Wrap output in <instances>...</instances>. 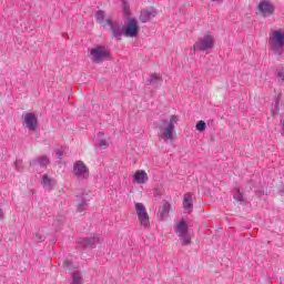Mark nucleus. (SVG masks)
<instances>
[{"mask_svg":"<svg viewBox=\"0 0 284 284\" xmlns=\"http://www.w3.org/2000/svg\"><path fill=\"white\" fill-rule=\"evenodd\" d=\"M103 136H105V133L103 131H100L98 133V139H103Z\"/></svg>","mask_w":284,"mask_h":284,"instance_id":"31","label":"nucleus"},{"mask_svg":"<svg viewBox=\"0 0 284 284\" xmlns=\"http://www.w3.org/2000/svg\"><path fill=\"white\" fill-rule=\"evenodd\" d=\"M139 22L134 18H126L123 24L124 37L135 39L139 37Z\"/></svg>","mask_w":284,"mask_h":284,"instance_id":"6","label":"nucleus"},{"mask_svg":"<svg viewBox=\"0 0 284 284\" xmlns=\"http://www.w3.org/2000/svg\"><path fill=\"white\" fill-rule=\"evenodd\" d=\"M77 199H80V203L77 205V212H85V207H88L85 199L79 196H77Z\"/></svg>","mask_w":284,"mask_h":284,"instance_id":"23","label":"nucleus"},{"mask_svg":"<svg viewBox=\"0 0 284 284\" xmlns=\"http://www.w3.org/2000/svg\"><path fill=\"white\" fill-rule=\"evenodd\" d=\"M41 185L44 190H52L57 185V181L50 178L48 174H43L41 179Z\"/></svg>","mask_w":284,"mask_h":284,"instance_id":"15","label":"nucleus"},{"mask_svg":"<svg viewBox=\"0 0 284 284\" xmlns=\"http://www.w3.org/2000/svg\"><path fill=\"white\" fill-rule=\"evenodd\" d=\"M99 148H108V141L105 140H98Z\"/></svg>","mask_w":284,"mask_h":284,"instance_id":"28","label":"nucleus"},{"mask_svg":"<svg viewBox=\"0 0 284 284\" xmlns=\"http://www.w3.org/2000/svg\"><path fill=\"white\" fill-rule=\"evenodd\" d=\"M154 17H156V9H154V7H149L141 10L140 21L142 23H149V21H152Z\"/></svg>","mask_w":284,"mask_h":284,"instance_id":"13","label":"nucleus"},{"mask_svg":"<svg viewBox=\"0 0 284 284\" xmlns=\"http://www.w3.org/2000/svg\"><path fill=\"white\" fill-rule=\"evenodd\" d=\"M162 81L163 80L161 78V74H159V73L151 74V78H150L151 85H155V88H159V85H161Z\"/></svg>","mask_w":284,"mask_h":284,"instance_id":"20","label":"nucleus"},{"mask_svg":"<svg viewBox=\"0 0 284 284\" xmlns=\"http://www.w3.org/2000/svg\"><path fill=\"white\" fill-rule=\"evenodd\" d=\"M57 156H58V159H61V156H63V152H61V151H57Z\"/></svg>","mask_w":284,"mask_h":284,"instance_id":"32","label":"nucleus"},{"mask_svg":"<svg viewBox=\"0 0 284 284\" xmlns=\"http://www.w3.org/2000/svg\"><path fill=\"white\" fill-rule=\"evenodd\" d=\"M256 10L258 14H262V17H272L276 8L270 0H261L256 7Z\"/></svg>","mask_w":284,"mask_h":284,"instance_id":"10","label":"nucleus"},{"mask_svg":"<svg viewBox=\"0 0 284 284\" xmlns=\"http://www.w3.org/2000/svg\"><path fill=\"white\" fill-rule=\"evenodd\" d=\"M72 173L80 181H88L90 179V169L83 161L79 160L73 163Z\"/></svg>","mask_w":284,"mask_h":284,"instance_id":"7","label":"nucleus"},{"mask_svg":"<svg viewBox=\"0 0 284 284\" xmlns=\"http://www.w3.org/2000/svg\"><path fill=\"white\" fill-rule=\"evenodd\" d=\"M182 205L187 214L194 210V204L192 203V193L184 194Z\"/></svg>","mask_w":284,"mask_h":284,"instance_id":"16","label":"nucleus"},{"mask_svg":"<svg viewBox=\"0 0 284 284\" xmlns=\"http://www.w3.org/2000/svg\"><path fill=\"white\" fill-rule=\"evenodd\" d=\"M16 168L18 172H23V168L19 166V161H16Z\"/></svg>","mask_w":284,"mask_h":284,"instance_id":"30","label":"nucleus"},{"mask_svg":"<svg viewBox=\"0 0 284 284\" xmlns=\"http://www.w3.org/2000/svg\"><path fill=\"white\" fill-rule=\"evenodd\" d=\"M268 48L273 54L283 55L284 52V29L273 30L268 38Z\"/></svg>","mask_w":284,"mask_h":284,"instance_id":"2","label":"nucleus"},{"mask_svg":"<svg viewBox=\"0 0 284 284\" xmlns=\"http://www.w3.org/2000/svg\"><path fill=\"white\" fill-rule=\"evenodd\" d=\"M178 123L179 115H171L169 120H161L159 124L160 139L162 141H174V130Z\"/></svg>","mask_w":284,"mask_h":284,"instance_id":"1","label":"nucleus"},{"mask_svg":"<svg viewBox=\"0 0 284 284\" xmlns=\"http://www.w3.org/2000/svg\"><path fill=\"white\" fill-rule=\"evenodd\" d=\"M34 241L37 243H43V241H45V234H43V231H38L36 234H34Z\"/></svg>","mask_w":284,"mask_h":284,"instance_id":"24","label":"nucleus"},{"mask_svg":"<svg viewBox=\"0 0 284 284\" xmlns=\"http://www.w3.org/2000/svg\"><path fill=\"white\" fill-rule=\"evenodd\" d=\"M135 211L142 227H150V215L148 214L145 205L141 202L135 203Z\"/></svg>","mask_w":284,"mask_h":284,"instance_id":"9","label":"nucleus"},{"mask_svg":"<svg viewBox=\"0 0 284 284\" xmlns=\"http://www.w3.org/2000/svg\"><path fill=\"white\" fill-rule=\"evenodd\" d=\"M36 165H40V168H45L50 164V160L45 155H41L38 159L34 160Z\"/></svg>","mask_w":284,"mask_h":284,"instance_id":"19","label":"nucleus"},{"mask_svg":"<svg viewBox=\"0 0 284 284\" xmlns=\"http://www.w3.org/2000/svg\"><path fill=\"white\" fill-rule=\"evenodd\" d=\"M70 267H72V262L65 261V262L63 263V268H64V270H70Z\"/></svg>","mask_w":284,"mask_h":284,"instance_id":"29","label":"nucleus"},{"mask_svg":"<svg viewBox=\"0 0 284 284\" xmlns=\"http://www.w3.org/2000/svg\"><path fill=\"white\" fill-rule=\"evenodd\" d=\"M108 27L111 30L113 39H118V41H120V39L124 37L123 26H121V22L112 20V18H106L104 28Z\"/></svg>","mask_w":284,"mask_h":284,"instance_id":"8","label":"nucleus"},{"mask_svg":"<svg viewBox=\"0 0 284 284\" xmlns=\"http://www.w3.org/2000/svg\"><path fill=\"white\" fill-rule=\"evenodd\" d=\"M211 1H213L215 3H223V0H211Z\"/></svg>","mask_w":284,"mask_h":284,"instance_id":"33","label":"nucleus"},{"mask_svg":"<svg viewBox=\"0 0 284 284\" xmlns=\"http://www.w3.org/2000/svg\"><path fill=\"white\" fill-rule=\"evenodd\" d=\"M274 103H273V105H272V110H273V112H278V110H280V104H281V98H278V97H275L274 98Z\"/></svg>","mask_w":284,"mask_h":284,"instance_id":"26","label":"nucleus"},{"mask_svg":"<svg viewBox=\"0 0 284 284\" xmlns=\"http://www.w3.org/2000/svg\"><path fill=\"white\" fill-rule=\"evenodd\" d=\"M95 20L98 21V23L105 27V11H103V10L97 11Z\"/></svg>","mask_w":284,"mask_h":284,"instance_id":"21","label":"nucleus"},{"mask_svg":"<svg viewBox=\"0 0 284 284\" xmlns=\"http://www.w3.org/2000/svg\"><path fill=\"white\" fill-rule=\"evenodd\" d=\"M71 278L70 284H83V275L79 271L71 273Z\"/></svg>","mask_w":284,"mask_h":284,"instance_id":"17","label":"nucleus"},{"mask_svg":"<svg viewBox=\"0 0 284 284\" xmlns=\"http://www.w3.org/2000/svg\"><path fill=\"white\" fill-rule=\"evenodd\" d=\"M89 58L93 63H103V61H109L110 51L105 49L103 45H98L95 48L90 49Z\"/></svg>","mask_w":284,"mask_h":284,"instance_id":"5","label":"nucleus"},{"mask_svg":"<svg viewBox=\"0 0 284 284\" xmlns=\"http://www.w3.org/2000/svg\"><path fill=\"white\" fill-rule=\"evenodd\" d=\"M195 128H196L197 132H205V128H207V124H205V122L203 120H201L196 123Z\"/></svg>","mask_w":284,"mask_h":284,"instance_id":"25","label":"nucleus"},{"mask_svg":"<svg viewBox=\"0 0 284 284\" xmlns=\"http://www.w3.org/2000/svg\"><path fill=\"white\" fill-rule=\"evenodd\" d=\"M175 234L179 237L181 245L187 247L192 243V235H190V227L185 220H181L175 225Z\"/></svg>","mask_w":284,"mask_h":284,"instance_id":"4","label":"nucleus"},{"mask_svg":"<svg viewBox=\"0 0 284 284\" xmlns=\"http://www.w3.org/2000/svg\"><path fill=\"white\" fill-rule=\"evenodd\" d=\"M162 216H168V214H170V203H164V205L162 206Z\"/></svg>","mask_w":284,"mask_h":284,"instance_id":"27","label":"nucleus"},{"mask_svg":"<svg viewBox=\"0 0 284 284\" xmlns=\"http://www.w3.org/2000/svg\"><path fill=\"white\" fill-rule=\"evenodd\" d=\"M98 243H101V236L93 235L92 237L80 239L78 241V247H80L81 250H84L85 247H97Z\"/></svg>","mask_w":284,"mask_h":284,"instance_id":"12","label":"nucleus"},{"mask_svg":"<svg viewBox=\"0 0 284 284\" xmlns=\"http://www.w3.org/2000/svg\"><path fill=\"white\" fill-rule=\"evenodd\" d=\"M22 119L24 121V125L30 132H36L37 128H39V119L34 113H23Z\"/></svg>","mask_w":284,"mask_h":284,"instance_id":"11","label":"nucleus"},{"mask_svg":"<svg viewBox=\"0 0 284 284\" xmlns=\"http://www.w3.org/2000/svg\"><path fill=\"white\" fill-rule=\"evenodd\" d=\"M122 2V12L126 19H132V13L130 12V2L128 0H121Z\"/></svg>","mask_w":284,"mask_h":284,"instance_id":"18","label":"nucleus"},{"mask_svg":"<svg viewBox=\"0 0 284 284\" xmlns=\"http://www.w3.org/2000/svg\"><path fill=\"white\" fill-rule=\"evenodd\" d=\"M148 181H149L148 173L143 170L136 171L133 175V183H138V185H143L148 183Z\"/></svg>","mask_w":284,"mask_h":284,"instance_id":"14","label":"nucleus"},{"mask_svg":"<svg viewBox=\"0 0 284 284\" xmlns=\"http://www.w3.org/2000/svg\"><path fill=\"white\" fill-rule=\"evenodd\" d=\"M216 43V39L212 32L205 33L203 37H200L197 41L193 44L194 52H209L213 50Z\"/></svg>","mask_w":284,"mask_h":284,"instance_id":"3","label":"nucleus"},{"mask_svg":"<svg viewBox=\"0 0 284 284\" xmlns=\"http://www.w3.org/2000/svg\"><path fill=\"white\" fill-rule=\"evenodd\" d=\"M233 199L237 201V203H245V196H243L240 189H235L233 192Z\"/></svg>","mask_w":284,"mask_h":284,"instance_id":"22","label":"nucleus"}]
</instances>
